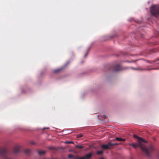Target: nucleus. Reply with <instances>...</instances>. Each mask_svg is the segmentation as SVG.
Segmentation results:
<instances>
[{"label":"nucleus","mask_w":159,"mask_h":159,"mask_svg":"<svg viewBox=\"0 0 159 159\" xmlns=\"http://www.w3.org/2000/svg\"><path fill=\"white\" fill-rule=\"evenodd\" d=\"M156 33H157L156 34L157 35H159V32H157Z\"/></svg>","instance_id":"26"},{"label":"nucleus","mask_w":159,"mask_h":159,"mask_svg":"<svg viewBox=\"0 0 159 159\" xmlns=\"http://www.w3.org/2000/svg\"><path fill=\"white\" fill-rule=\"evenodd\" d=\"M111 143L109 142L107 144L102 145V148L105 149H109L112 148V146L110 145Z\"/></svg>","instance_id":"5"},{"label":"nucleus","mask_w":159,"mask_h":159,"mask_svg":"<svg viewBox=\"0 0 159 159\" xmlns=\"http://www.w3.org/2000/svg\"><path fill=\"white\" fill-rule=\"evenodd\" d=\"M38 153L39 155H41L44 154L45 152L43 151H39L38 152Z\"/></svg>","instance_id":"12"},{"label":"nucleus","mask_w":159,"mask_h":159,"mask_svg":"<svg viewBox=\"0 0 159 159\" xmlns=\"http://www.w3.org/2000/svg\"><path fill=\"white\" fill-rule=\"evenodd\" d=\"M75 146L76 148L79 149H81L84 147L82 146L79 145H76Z\"/></svg>","instance_id":"14"},{"label":"nucleus","mask_w":159,"mask_h":159,"mask_svg":"<svg viewBox=\"0 0 159 159\" xmlns=\"http://www.w3.org/2000/svg\"><path fill=\"white\" fill-rule=\"evenodd\" d=\"M119 144V143H111V144H110V145L112 146V148H113V146L114 145H118Z\"/></svg>","instance_id":"16"},{"label":"nucleus","mask_w":159,"mask_h":159,"mask_svg":"<svg viewBox=\"0 0 159 159\" xmlns=\"http://www.w3.org/2000/svg\"><path fill=\"white\" fill-rule=\"evenodd\" d=\"M68 157L70 159L74 158L75 157L72 154H70L68 156Z\"/></svg>","instance_id":"15"},{"label":"nucleus","mask_w":159,"mask_h":159,"mask_svg":"<svg viewBox=\"0 0 159 159\" xmlns=\"http://www.w3.org/2000/svg\"><path fill=\"white\" fill-rule=\"evenodd\" d=\"M83 136V135L81 134H79L77 135V137L78 138H81Z\"/></svg>","instance_id":"19"},{"label":"nucleus","mask_w":159,"mask_h":159,"mask_svg":"<svg viewBox=\"0 0 159 159\" xmlns=\"http://www.w3.org/2000/svg\"><path fill=\"white\" fill-rule=\"evenodd\" d=\"M30 143L32 144H35V143L34 142H30Z\"/></svg>","instance_id":"24"},{"label":"nucleus","mask_w":159,"mask_h":159,"mask_svg":"<svg viewBox=\"0 0 159 159\" xmlns=\"http://www.w3.org/2000/svg\"><path fill=\"white\" fill-rule=\"evenodd\" d=\"M49 128H44L43 129L44 130L45 129H48Z\"/></svg>","instance_id":"27"},{"label":"nucleus","mask_w":159,"mask_h":159,"mask_svg":"<svg viewBox=\"0 0 159 159\" xmlns=\"http://www.w3.org/2000/svg\"><path fill=\"white\" fill-rule=\"evenodd\" d=\"M92 156V154L91 153H89L87 154L84 157H82V159H89Z\"/></svg>","instance_id":"6"},{"label":"nucleus","mask_w":159,"mask_h":159,"mask_svg":"<svg viewBox=\"0 0 159 159\" xmlns=\"http://www.w3.org/2000/svg\"><path fill=\"white\" fill-rule=\"evenodd\" d=\"M134 69L137 70H146V69H143V68H140V67H138V68H134ZM151 69H156L152 68V69H147V70H150Z\"/></svg>","instance_id":"9"},{"label":"nucleus","mask_w":159,"mask_h":159,"mask_svg":"<svg viewBox=\"0 0 159 159\" xmlns=\"http://www.w3.org/2000/svg\"><path fill=\"white\" fill-rule=\"evenodd\" d=\"M82 158V157H79L78 156H76L75 157V158H75V159H82L81 158Z\"/></svg>","instance_id":"21"},{"label":"nucleus","mask_w":159,"mask_h":159,"mask_svg":"<svg viewBox=\"0 0 159 159\" xmlns=\"http://www.w3.org/2000/svg\"><path fill=\"white\" fill-rule=\"evenodd\" d=\"M155 51L153 50H151L150 51V52H149V54H151L153 52H154Z\"/></svg>","instance_id":"23"},{"label":"nucleus","mask_w":159,"mask_h":159,"mask_svg":"<svg viewBox=\"0 0 159 159\" xmlns=\"http://www.w3.org/2000/svg\"><path fill=\"white\" fill-rule=\"evenodd\" d=\"M116 140L119 141H125V139H122L121 138L116 137L115 139Z\"/></svg>","instance_id":"8"},{"label":"nucleus","mask_w":159,"mask_h":159,"mask_svg":"<svg viewBox=\"0 0 159 159\" xmlns=\"http://www.w3.org/2000/svg\"><path fill=\"white\" fill-rule=\"evenodd\" d=\"M103 152L102 151H98L97 152V153L98 155H101L102 154Z\"/></svg>","instance_id":"17"},{"label":"nucleus","mask_w":159,"mask_h":159,"mask_svg":"<svg viewBox=\"0 0 159 159\" xmlns=\"http://www.w3.org/2000/svg\"><path fill=\"white\" fill-rule=\"evenodd\" d=\"M100 159H103L102 158H100Z\"/></svg>","instance_id":"29"},{"label":"nucleus","mask_w":159,"mask_h":159,"mask_svg":"<svg viewBox=\"0 0 159 159\" xmlns=\"http://www.w3.org/2000/svg\"><path fill=\"white\" fill-rule=\"evenodd\" d=\"M157 159H159V152H158L157 153Z\"/></svg>","instance_id":"22"},{"label":"nucleus","mask_w":159,"mask_h":159,"mask_svg":"<svg viewBox=\"0 0 159 159\" xmlns=\"http://www.w3.org/2000/svg\"><path fill=\"white\" fill-rule=\"evenodd\" d=\"M111 69L114 71H118L121 70V67L119 64L112 65L110 68V70Z\"/></svg>","instance_id":"4"},{"label":"nucleus","mask_w":159,"mask_h":159,"mask_svg":"<svg viewBox=\"0 0 159 159\" xmlns=\"http://www.w3.org/2000/svg\"><path fill=\"white\" fill-rule=\"evenodd\" d=\"M137 61V60H135V61H133V62H134L136 61Z\"/></svg>","instance_id":"28"},{"label":"nucleus","mask_w":159,"mask_h":159,"mask_svg":"<svg viewBox=\"0 0 159 159\" xmlns=\"http://www.w3.org/2000/svg\"><path fill=\"white\" fill-rule=\"evenodd\" d=\"M19 151V148L18 147H16L14 148V152L15 153H17Z\"/></svg>","instance_id":"10"},{"label":"nucleus","mask_w":159,"mask_h":159,"mask_svg":"<svg viewBox=\"0 0 159 159\" xmlns=\"http://www.w3.org/2000/svg\"><path fill=\"white\" fill-rule=\"evenodd\" d=\"M133 136L134 138L138 139L137 143H129V144L135 149L138 147H140L145 155L147 157H150L151 154L155 151V148L153 145L150 144L148 146L146 147L145 145L146 141L143 139L135 134Z\"/></svg>","instance_id":"1"},{"label":"nucleus","mask_w":159,"mask_h":159,"mask_svg":"<svg viewBox=\"0 0 159 159\" xmlns=\"http://www.w3.org/2000/svg\"><path fill=\"white\" fill-rule=\"evenodd\" d=\"M150 11L152 14L156 17L159 16V5L152 6L150 8Z\"/></svg>","instance_id":"2"},{"label":"nucleus","mask_w":159,"mask_h":159,"mask_svg":"<svg viewBox=\"0 0 159 159\" xmlns=\"http://www.w3.org/2000/svg\"><path fill=\"white\" fill-rule=\"evenodd\" d=\"M7 151L5 149H0V156L3 157L4 159H12L7 157Z\"/></svg>","instance_id":"3"},{"label":"nucleus","mask_w":159,"mask_h":159,"mask_svg":"<svg viewBox=\"0 0 159 159\" xmlns=\"http://www.w3.org/2000/svg\"><path fill=\"white\" fill-rule=\"evenodd\" d=\"M158 64H159V63Z\"/></svg>","instance_id":"30"},{"label":"nucleus","mask_w":159,"mask_h":159,"mask_svg":"<svg viewBox=\"0 0 159 159\" xmlns=\"http://www.w3.org/2000/svg\"><path fill=\"white\" fill-rule=\"evenodd\" d=\"M61 70H62V69L61 68L56 69L54 70V72L55 73H58V72H60V71H61Z\"/></svg>","instance_id":"13"},{"label":"nucleus","mask_w":159,"mask_h":159,"mask_svg":"<svg viewBox=\"0 0 159 159\" xmlns=\"http://www.w3.org/2000/svg\"><path fill=\"white\" fill-rule=\"evenodd\" d=\"M159 58L157 59V60H154L152 61H150L149 60H146V61L147 62L149 63H152V62H156L157 61H159Z\"/></svg>","instance_id":"11"},{"label":"nucleus","mask_w":159,"mask_h":159,"mask_svg":"<svg viewBox=\"0 0 159 159\" xmlns=\"http://www.w3.org/2000/svg\"><path fill=\"white\" fill-rule=\"evenodd\" d=\"M24 152L27 155H29L31 152V150L29 149H26L24 150Z\"/></svg>","instance_id":"7"},{"label":"nucleus","mask_w":159,"mask_h":159,"mask_svg":"<svg viewBox=\"0 0 159 159\" xmlns=\"http://www.w3.org/2000/svg\"><path fill=\"white\" fill-rule=\"evenodd\" d=\"M65 143H67V144H69V143H74V142L72 141H66L65 142Z\"/></svg>","instance_id":"18"},{"label":"nucleus","mask_w":159,"mask_h":159,"mask_svg":"<svg viewBox=\"0 0 159 159\" xmlns=\"http://www.w3.org/2000/svg\"><path fill=\"white\" fill-rule=\"evenodd\" d=\"M88 54V52H87L84 55V57H86Z\"/></svg>","instance_id":"25"},{"label":"nucleus","mask_w":159,"mask_h":159,"mask_svg":"<svg viewBox=\"0 0 159 159\" xmlns=\"http://www.w3.org/2000/svg\"><path fill=\"white\" fill-rule=\"evenodd\" d=\"M49 149H52V150H55V148L54 147H50L49 148Z\"/></svg>","instance_id":"20"}]
</instances>
